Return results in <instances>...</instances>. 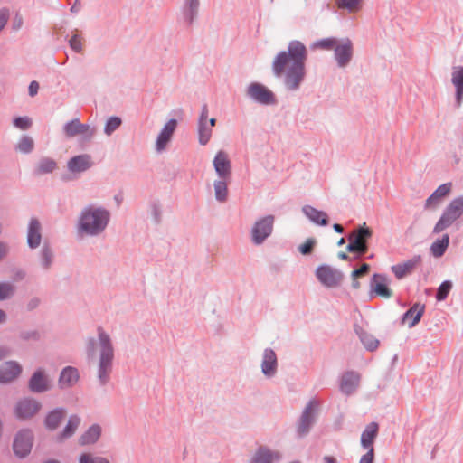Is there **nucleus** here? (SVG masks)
<instances>
[{
    "label": "nucleus",
    "instance_id": "f704fd0d",
    "mask_svg": "<svg viewBox=\"0 0 463 463\" xmlns=\"http://www.w3.org/2000/svg\"><path fill=\"white\" fill-rule=\"evenodd\" d=\"M80 423V418L79 416L71 415L66 426L63 428L62 431L58 434L57 440L61 442L64 439L71 438L79 428Z\"/></svg>",
    "mask_w": 463,
    "mask_h": 463
},
{
    "label": "nucleus",
    "instance_id": "6ab92c4d",
    "mask_svg": "<svg viewBox=\"0 0 463 463\" xmlns=\"http://www.w3.org/2000/svg\"><path fill=\"white\" fill-rule=\"evenodd\" d=\"M281 454L278 450L269 449L267 446H260L249 463H279Z\"/></svg>",
    "mask_w": 463,
    "mask_h": 463
},
{
    "label": "nucleus",
    "instance_id": "2eb2a0df",
    "mask_svg": "<svg viewBox=\"0 0 463 463\" xmlns=\"http://www.w3.org/2000/svg\"><path fill=\"white\" fill-rule=\"evenodd\" d=\"M213 165L218 178L232 179V163L225 151L220 150L216 153Z\"/></svg>",
    "mask_w": 463,
    "mask_h": 463
},
{
    "label": "nucleus",
    "instance_id": "a878e982",
    "mask_svg": "<svg viewBox=\"0 0 463 463\" xmlns=\"http://www.w3.org/2000/svg\"><path fill=\"white\" fill-rule=\"evenodd\" d=\"M22 373V366L15 361L5 362L0 365V383H6L16 379Z\"/></svg>",
    "mask_w": 463,
    "mask_h": 463
},
{
    "label": "nucleus",
    "instance_id": "864d4df0",
    "mask_svg": "<svg viewBox=\"0 0 463 463\" xmlns=\"http://www.w3.org/2000/svg\"><path fill=\"white\" fill-rule=\"evenodd\" d=\"M365 450L366 453L361 457L359 463H373L374 459V449Z\"/></svg>",
    "mask_w": 463,
    "mask_h": 463
},
{
    "label": "nucleus",
    "instance_id": "0e129e2a",
    "mask_svg": "<svg viewBox=\"0 0 463 463\" xmlns=\"http://www.w3.org/2000/svg\"><path fill=\"white\" fill-rule=\"evenodd\" d=\"M323 461L325 463H337V460L335 458L332 457V456H325L323 458Z\"/></svg>",
    "mask_w": 463,
    "mask_h": 463
},
{
    "label": "nucleus",
    "instance_id": "1a4fd4ad",
    "mask_svg": "<svg viewBox=\"0 0 463 463\" xmlns=\"http://www.w3.org/2000/svg\"><path fill=\"white\" fill-rule=\"evenodd\" d=\"M246 95L253 101L261 105H275L277 99L275 94L260 82H251L246 89Z\"/></svg>",
    "mask_w": 463,
    "mask_h": 463
},
{
    "label": "nucleus",
    "instance_id": "c85d7f7f",
    "mask_svg": "<svg viewBox=\"0 0 463 463\" xmlns=\"http://www.w3.org/2000/svg\"><path fill=\"white\" fill-rule=\"evenodd\" d=\"M451 82L456 89L455 106L459 108L463 101V67H453Z\"/></svg>",
    "mask_w": 463,
    "mask_h": 463
},
{
    "label": "nucleus",
    "instance_id": "052dcab7",
    "mask_svg": "<svg viewBox=\"0 0 463 463\" xmlns=\"http://www.w3.org/2000/svg\"><path fill=\"white\" fill-rule=\"evenodd\" d=\"M11 354V349L6 345H0V360L8 356Z\"/></svg>",
    "mask_w": 463,
    "mask_h": 463
},
{
    "label": "nucleus",
    "instance_id": "49530a36",
    "mask_svg": "<svg viewBox=\"0 0 463 463\" xmlns=\"http://www.w3.org/2000/svg\"><path fill=\"white\" fill-rule=\"evenodd\" d=\"M14 294V286L9 282H0V300L10 298Z\"/></svg>",
    "mask_w": 463,
    "mask_h": 463
},
{
    "label": "nucleus",
    "instance_id": "f8f14e48",
    "mask_svg": "<svg viewBox=\"0 0 463 463\" xmlns=\"http://www.w3.org/2000/svg\"><path fill=\"white\" fill-rule=\"evenodd\" d=\"M201 0H182L179 15L183 24L192 26L200 14Z\"/></svg>",
    "mask_w": 463,
    "mask_h": 463
},
{
    "label": "nucleus",
    "instance_id": "ddd939ff",
    "mask_svg": "<svg viewBox=\"0 0 463 463\" xmlns=\"http://www.w3.org/2000/svg\"><path fill=\"white\" fill-rule=\"evenodd\" d=\"M33 441V435L30 430H20L14 440L13 449L14 452L19 458L26 457L32 449Z\"/></svg>",
    "mask_w": 463,
    "mask_h": 463
},
{
    "label": "nucleus",
    "instance_id": "774afa93",
    "mask_svg": "<svg viewBox=\"0 0 463 463\" xmlns=\"http://www.w3.org/2000/svg\"><path fill=\"white\" fill-rule=\"evenodd\" d=\"M338 257H339V259L344 260L349 259L348 255L345 252H339Z\"/></svg>",
    "mask_w": 463,
    "mask_h": 463
},
{
    "label": "nucleus",
    "instance_id": "7c9ffc66",
    "mask_svg": "<svg viewBox=\"0 0 463 463\" xmlns=\"http://www.w3.org/2000/svg\"><path fill=\"white\" fill-rule=\"evenodd\" d=\"M302 212L310 222L317 225L326 226L328 224V215L323 211H319L311 205H305L302 207Z\"/></svg>",
    "mask_w": 463,
    "mask_h": 463
},
{
    "label": "nucleus",
    "instance_id": "e433bc0d",
    "mask_svg": "<svg viewBox=\"0 0 463 463\" xmlns=\"http://www.w3.org/2000/svg\"><path fill=\"white\" fill-rule=\"evenodd\" d=\"M449 234H443L440 239L436 240L430 246V252L431 254L436 257L439 258L444 255L446 250L449 247Z\"/></svg>",
    "mask_w": 463,
    "mask_h": 463
},
{
    "label": "nucleus",
    "instance_id": "8fccbe9b",
    "mask_svg": "<svg viewBox=\"0 0 463 463\" xmlns=\"http://www.w3.org/2000/svg\"><path fill=\"white\" fill-rule=\"evenodd\" d=\"M20 338L24 341H38L41 338V334L37 330H25L20 333Z\"/></svg>",
    "mask_w": 463,
    "mask_h": 463
},
{
    "label": "nucleus",
    "instance_id": "a19ab883",
    "mask_svg": "<svg viewBox=\"0 0 463 463\" xmlns=\"http://www.w3.org/2000/svg\"><path fill=\"white\" fill-rule=\"evenodd\" d=\"M122 124V120L119 117L112 116L109 117L104 126V133L106 136H111Z\"/></svg>",
    "mask_w": 463,
    "mask_h": 463
},
{
    "label": "nucleus",
    "instance_id": "c756f323",
    "mask_svg": "<svg viewBox=\"0 0 463 463\" xmlns=\"http://www.w3.org/2000/svg\"><path fill=\"white\" fill-rule=\"evenodd\" d=\"M379 432V425L377 422H370L361 434V446L364 449H371L373 448L374 440Z\"/></svg>",
    "mask_w": 463,
    "mask_h": 463
},
{
    "label": "nucleus",
    "instance_id": "ea45409f",
    "mask_svg": "<svg viewBox=\"0 0 463 463\" xmlns=\"http://www.w3.org/2000/svg\"><path fill=\"white\" fill-rule=\"evenodd\" d=\"M56 162L50 157H43L40 159L35 173L37 175L49 174L56 168Z\"/></svg>",
    "mask_w": 463,
    "mask_h": 463
},
{
    "label": "nucleus",
    "instance_id": "a18cd8bd",
    "mask_svg": "<svg viewBox=\"0 0 463 463\" xmlns=\"http://www.w3.org/2000/svg\"><path fill=\"white\" fill-rule=\"evenodd\" d=\"M79 463H109V461L106 458L94 456L91 453H82L79 458Z\"/></svg>",
    "mask_w": 463,
    "mask_h": 463
},
{
    "label": "nucleus",
    "instance_id": "b1692460",
    "mask_svg": "<svg viewBox=\"0 0 463 463\" xmlns=\"http://www.w3.org/2000/svg\"><path fill=\"white\" fill-rule=\"evenodd\" d=\"M360 379V373L355 371L344 373L340 379V391L346 395L354 393L359 386Z\"/></svg>",
    "mask_w": 463,
    "mask_h": 463
},
{
    "label": "nucleus",
    "instance_id": "3c124183",
    "mask_svg": "<svg viewBox=\"0 0 463 463\" xmlns=\"http://www.w3.org/2000/svg\"><path fill=\"white\" fill-rule=\"evenodd\" d=\"M151 214L156 223H159L162 219L161 206L157 202H154L150 205Z\"/></svg>",
    "mask_w": 463,
    "mask_h": 463
},
{
    "label": "nucleus",
    "instance_id": "69168bd1",
    "mask_svg": "<svg viewBox=\"0 0 463 463\" xmlns=\"http://www.w3.org/2000/svg\"><path fill=\"white\" fill-rule=\"evenodd\" d=\"M333 228L334 230L337 232V233H343L344 232V228L342 225L338 224V223H335L333 225Z\"/></svg>",
    "mask_w": 463,
    "mask_h": 463
},
{
    "label": "nucleus",
    "instance_id": "aec40b11",
    "mask_svg": "<svg viewBox=\"0 0 463 463\" xmlns=\"http://www.w3.org/2000/svg\"><path fill=\"white\" fill-rule=\"evenodd\" d=\"M421 261V257L420 255H415L402 263L392 266L391 269L398 279H402L411 274L413 270L420 265Z\"/></svg>",
    "mask_w": 463,
    "mask_h": 463
},
{
    "label": "nucleus",
    "instance_id": "c9c22d12",
    "mask_svg": "<svg viewBox=\"0 0 463 463\" xmlns=\"http://www.w3.org/2000/svg\"><path fill=\"white\" fill-rule=\"evenodd\" d=\"M65 414L66 411L62 408H56L50 411L45 418L46 428L51 430H56L64 419Z\"/></svg>",
    "mask_w": 463,
    "mask_h": 463
},
{
    "label": "nucleus",
    "instance_id": "5701e85b",
    "mask_svg": "<svg viewBox=\"0 0 463 463\" xmlns=\"http://www.w3.org/2000/svg\"><path fill=\"white\" fill-rule=\"evenodd\" d=\"M41 408L40 402L33 399H24L15 407V415L21 420L33 417Z\"/></svg>",
    "mask_w": 463,
    "mask_h": 463
},
{
    "label": "nucleus",
    "instance_id": "dca6fc26",
    "mask_svg": "<svg viewBox=\"0 0 463 463\" xmlns=\"http://www.w3.org/2000/svg\"><path fill=\"white\" fill-rule=\"evenodd\" d=\"M389 279L383 274H373L370 282V293L375 294L383 298H390L392 297V291L389 288Z\"/></svg>",
    "mask_w": 463,
    "mask_h": 463
},
{
    "label": "nucleus",
    "instance_id": "f257e3e1",
    "mask_svg": "<svg viewBox=\"0 0 463 463\" xmlns=\"http://www.w3.org/2000/svg\"><path fill=\"white\" fill-rule=\"evenodd\" d=\"M307 56L306 45L301 41L292 40L286 50L279 52L274 57L271 64L273 75L281 80L287 91L300 90L307 77Z\"/></svg>",
    "mask_w": 463,
    "mask_h": 463
},
{
    "label": "nucleus",
    "instance_id": "f3484780",
    "mask_svg": "<svg viewBox=\"0 0 463 463\" xmlns=\"http://www.w3.org/2000/svg\"><path fill=\"white\" fill-rule=\"evenodd\" d=\"M278 358L275 351L272 348H265L262 353L261 359V373L268 378H273L278 372Z\"/></svg>",
    "mask_w": 463,
    "mask_h": 463
},
{
    "label": "nucleus",
    "instance_id": "680f3d73",
    "mask_svg": "<svg viewBox=\"0 0 463 463\" xmlns=\"http://www.w3.org/2000/svg\"><path fill=\"white\" fill-rule=\"evenodd\" d=\"M81 7L80 0H75L70 10L71 13L77 14L81 10Z\"/></svg>",
    "mask_w": 463,
    "mask_h": 463
},
{
    "label": "nucleus",
    "instance_id": "20e7f679",
    "mask_svg": "<svg viewBox=\"0 0 463 463\" xmlns=\"http://www.w3.org/2000/svg\"><path fill=\"white\" fill-rule=\"evenodd\" d=\"M313 50L334 51V59L339 68L347 67L354 57V43L348 37H326L315 41Z\"/></svg>",
    "mask_w": 463,
    "mask_h": 463
},
{
    "label": "nucleus",
    "instance_id": "09e8293b",
    "mask_svg": "<svg viewBox=\"0 0 463 463\" xmlns=\"http://www.w3.org/2000/svg\"><path fill=\"white\" fill-rule=\"evenodd\" d=\"M69 45L75 52H80L83 49L82 37L78 33H74L69 40Z\"/></svg>",
    "mask_w": 463,
    "mask_h": 463
},
{
    "label": "nucleus",
    "instance_id": "5fc2aeb1",
    "mask_svg": "<svg viewBox=\"0 0 463 463\" xmlns=\"http://www.w3.org/2000/svg\"><path fill=\"white\" fill-rule=\"evenodd\" d=\"M369 269H370V266L366 263H364L360 269H354L352 274H351V277L352 278H358V277H361V276H364L365 274H367L369 272Z\"/></svg>",
    "mask_w": 463,
    "mask_h": 463
},
{
    "label": "nucleus",
    "instance_id": "412c9836",
    "mask_svg": "<svg viewBox=\"0 0 463 463\" xmlns=\"http://www.w3.org/2000/svg\"><path fill=\"white\" fill-rule=\"evenodd\" d=\"M28 387L31 392L35 393H42L51 389V383L48 375L43 370H36L31 376Z\"/></svg>",
    "mask_w": 463,
    "mask_h": 463
},
{
    "label": "nucleus",
    "instance_id": "9b49d317",
    "mask_svg": "<svg viewBox=\"0 0 463 463\" xmlns=\"http://www.w3.org/2000/svg\"><path fill=\"white\" fill-rule=\"evenodd\" d=\"M316 277L317 280L326 288H335L343 280V273L333 267L323 264L317 268Z\"/></svg>",
    "mask_w": 463,
    "mask_h": 463
},
{
    "label": "nucleus",
    "instance_id": "393cba45",
    "mask_svg": "<svg viewBox=\"0 0 463 463\" xmlns=\"http://www.w3.org/2000/svg\"><path fill=\"white\" fill-rule=\"evenodd\" d=\"M42 241V225L40 221L33 217L30 219L27 228V244L32 250L38 248Z\"/></svg>",
    "mask_w": 463,
    "mask_h": 463
},
{
    "label": "nucleus",
    "instance_id": "338daca9",
    "mask_svg": "<svg viewBox=\"0 0 463 463\" xmlns=\"http://www.w3.org/2000/svg\"><path fill=\"white\" fill-rule=\"evenodd\" d=\"M352 287L355 289L359 288L360 283L357 281V278H352Z\"/></svg>",
    "mask_w": 463,
    "mask_h": 463
},
{
    "label": "nucleus",
    "instance_id": "473e14b6",
    "mask_svg": "<svg viewBox=\"0 0 463 463\" xmlns=\"http://www.w3.org/2000/svg\"><path fill=\"white\" fill-rule=\"evenodd\" d=\"M101 436V427L95 423L86 430L79 438L78 443L80 446L95 444Z\"/></svg>",
    "mask_w": 463,
    "mask_h": 463
},
{
    "label": "nucleus",
    "instance_id": "72a5a7b5",
    "mask_svg": "<svg viewBox=\"0 0 463 463\" xmlns=\"http://www.w3.org/2000/svg\"><path fill=\"white\" fill-rule=\"evenodd\" d=\"M231 179L217 178L213 182L214 197L218 203H223L228 200V185Z\"/></svg>",
    "mask_w": 463,
    "mask_h": 463
},
{
    "label": "nucleus",
    "instance_id": "37998d69",
    "mask_svg": "<svg viewBox=\"0 0 463 463\" xmlns=\"http://www.w3.org/2000/svg\"><path fill=\"white\" fill-rule=\"evenodd\" d=\"M362 0H337L336 5L340 9H345L350 13L358 11L361 8Z\"/></svg>",
    "mask_w": 463,
    "mask_h": 463
},
{
    "label": "nucleus",
    "instance_id": "39448f33",
    "mask_svg": "<svg viewBox=\"0 0 463 463\" xmlns=\"http://www.w3.org/2000/svg\"><path fill=\"white\" fill-rule=\"evenodd\" d=\"M463 215V195L454 198L443 210L440 218L433 228V233L439 234L450 227Z\"/></svg>",
    "mask_w": 463,
    "mask_h": 463
},
{
    "label": "nucleus",
    "instance_id": "4c0bfd02",
    "mask_svg": "<svg viewBox=\"0 0 463 463\" xmlns=\"http://www.w3.org/2000/svg\"><path fill=\"white\" fill-rule=\"evenodd\" d=\"M198 141L200 145L205 146L212 137L213 129L208 122H198L197 124Z\"/></svg>",
    "mask_w": 463,
    "mask_h": 463
},
{
    "label": "nucleus",
    "instance_id": "e2e57ef3",
    "mask_svg": "<svg viewBox=\"0 0 463 463\" xmlns=\"http://www.w3.org/2000/svg\"><path fill=\"white\" fill-rule=\"evenodd\" d=\"M39 304V299L38 298H33L29 301L28 303V308L29 309H33L35 308Z\"/></svg>",
    "mask_w": 463,
    "mask_h": 463
},
{
    "label": "nucleus",
    "instance_id": "bf43d9fd",
    "mask_svg": "<svg viewBox=\"0 0 463 463\" xmlns=\"http://www.w3.org/2000/svg\"><path fill=\"white\" fill-rule=\"evenodd\" d=\"M9 252V247L6 243L0 241V260H3Z\"/></svg>",
    "mask_w": 463,
    "mask_h": 463
},
{
    "label": "nucleus",
    "instance_id": "de8ad7c7",
    "mask_svg": "<svg viewBox=\"0 0 463 463\" xmlns=\"http://www.w3.org/2000/svg\"><path fill=\"white\" fill-rule=\"evenodd\" d=\"M14 126L21 130H27L32 126V119L29 117H17L13 121Z\"/></svg>",
    "mask_w": 463,
    "mask_h": 463
},
{
    "label": "nucleus",
    "instance_id": "7ed1b4c3",
    "mask_svg": "<svg viewBox=\"0 0 463 463\" xmlns=\"http://www.w3.org/2000/svg\"><path fill=\"white\" fill-rule=\"evenodd\" d=\"M110 212L101 205L89 204L78 215L76 234L78 238H96L104 233L110 222Z\"/></svg>",
    "mask_w": 463,
    "mask_h": 463
},
{
    "label": "nucleus",
    "instance_id": "6e6552de",
    "mask_svg": "<svg viewBox=\"0 0 463 463\" xmlns=\"http://www.w3.org/2000/svg\"><path fill=\"white\" fill-rule=\"evenodd\" d=\"M319 408V402L312 399L306 405L297 424V434L303 438L308 434L316 421V416Z\"/></svg>",
    "mask_w": 463,
    "mask_h": 463
},
{
    "label": "nucleus",
    "instance_id": "0eeeda50",
    "mask_svg": "<svg viewBox=\"0 0 463 463\" xmlns=\"http://www.w3.org/2000/svg\"><path fill=\"white\" fill-rule=\"evenodd\" d=\"M275 217L272 214L258 219L250 230V240L254 245H261L272 234Z\"/></svg>",
    "mask_w": 463,
    "mask_h": 463
},
{
    "label": "nucleus",
    "instance_id": "603ef678",
    "mask_svg": "<svg viewBox=\"0 0 463 463\" xmlns=\"http://www.w3.org/2000/svg\"><path fill=\"white\" fill-rule=\"evenodd\" d=\"M315 244H316L315 239L309 238L305 241V243H303L299 246L298 250L303 255H307L312 252Z\"/></svg>",
    "mask_w": 463,
    "mask_h": 463
},
{
    "label": "nucleus",
    "instance_id": "a211bd4d",
    "mask_svg": "<svg viewBox=\"0 0 463 463\" xmlns=\"http://www.w3.org/2000/svg\"><path fill=\"white\" fill-rule=\"evenodd\" d=\"M452 190L451 183H445L439 185L425 201V210L437 209L443 200L450 194Z\"/></svg>",
    "mask_w": 463,
    "mask_h": 463
},
{
    "label": "nucleus",
    "instance_id": "4be33fe9",
    "mask_svg": "<svg viewBox=\"0 0 463 463\" xmlns=\"http://www.w3.org/2000/svg\"><path fill=\"white\" fill-rule=\"evenodd\" d=\"M79 380V370L74 366L68 365L61 371L58 379V385L61 390L69 389L76 385Z\"/></svg>",
    "mask_w": 463,
    "mask_h": 463
},
{
    "label": "nucleus",
    "instance_id": "bb28decb",
    "mask_svg": "<svg viewBox=\"0 0 463 463\" xmlns=\"http://www.w3.org/2000/svg\"><path fill=\"white\" fill-rule=\"evenodd\" d=\"M93 165L90 155L82 154L71 157L68 163L67 167L71 173H82L90 169Z\"/></svg>",
    "mask_w": 463,
    "mask_h": 463
},
{
    "label": "nucleus",
    "instance_id": "f03ea898",
    "mask_svg": "<svg viewBox=\"0 0 463 463\" xmlns=\"http://www.w3.org/2000/svg\"><path fill=\"white\" fill-rule=\"evenodd\" d=\"M85 350L88 358L97 354L96 376L100 386L107 385L111 380L115 361V346L110 335L102 326H98L97 339L89 337Z\"/></svg>",
    "mask_w": 463,
    "mask_h": 463
},
{
    "label": "nucleus",
    "instance_id": "2f4dec72",
    "mask_svg": "<svg viewBox=\"0 0 463 463\" xmlns=\"http://www.w3.org/2000/svg\"><path fill=\"white\" fill-rule=\"evenodd\" d=\"M54 260L55 255L52 246L47 242L43 243L39 251V264L41 269L43 271H49L54 263Z\"/></svg>",
    "mask_w": 463,
    "mask_h": 463
},
{
    "label": "nucleus",
    "instance_id": "9d476101",
    "mask_svg": "<svg viewBox=\"0 0 463 463\" xmlns=\"http://www.w3.org/2000/svg\"><path fill=\"white\" fill-rule=\"evenodd\" d=\"M63 133L68 138L81 136L85 140H90L96 135V128L73 118L63 126Z\"/></svg>",
    "mask_w": 463,
    "mask_h": 463
},
{
    "label": "nucleus",
    "instance_id": "423d86ee",
    "mask_svg": "<svg viewBox=\"0 0 463 463\" xmlns=\"http://www.w3.org/2000/svg\"><path fill=\"white\" fill-rule=\"evenodd\" d=\"M373 231L364 223L356 228L348 236L349 244L347 250L349 252L357 253L359 256L365 254L368 250V240L372 237Z\"/></svg>",
    "mask_w": 463,
    "mask_h": 463
},
{
    "label": "nucleus",
    "instance_id": "cd10ccee",
    "mask_svg": "<svg viewBox=\"0 0 463 463\" xmlns=\"http://www.w3.org/2000/svg\"><path fill=\"white\" fill-rule=\"evenodd\" d=\"M424 311V305L415 303L402 315V323L407 324L410 328L414 327L420 321Z\"/></svg>",
    "mask_w": 463,
    "mask_h": 463
},
{
    "label": "nucleus",
    "instance_id": "58836bf2",
    "mask_svg": "<svg viewBox=\"0 0 463 463\" xmlns=\"http://www.w3.org/2000/svg\"><path fill=\"white\" fill-rule=\"evenodd\" d=\"M356 332L359 335V338H360L362 344L368 351H374L375 349L378 348L379 341L373 335H371L364 330H360V331H356Z\"/></svg>",
    "mask_w": 463,
    "mask_h": 463
},
{
    "label": "nucleus",
    "instance_id": "13d9d810",
    "mask_svg": "<svg viewBox=\"0 0 463 463\" xmlns=\"http://www.w3.org/2000/svg\"><path fill=\"white\" fill-rule=\"evenodd\" d=\"M198 122H208V107L205 104L202 107Z\"/></svg>",
    "mask_w": 463,
    "mask_h": 463
},
{
    "label": "nucleus",
    "instance_id": "6e6d98bb",
    "mask_svg": "<svg viewBox=\"0 0 463 463\" xmlns=\"http://www.w3.org/2000/svg\"><path fill=\"white\" fill-rule=\"evenodd\" d=\"M9 12L7 9L0 10V31L5 27L7 23Z\"/></svg>",
    "mask_w": 463,
    "mask_h": 463
},
{
    "label": "nucleus",
    "instance_id": "4d7b16f0",
    "mask_svg": "<svg viewBox=\"0 0 463 463\" xmlns=\"http://www.w3.org/2000/svg\"><path fill=\"white\" fill-rule=\"evenodd\" d=\"M39 90V83L36 80L31 81L28 87V93L31 97H34Z\"/></svg>",
    "mask_w": 463,
    "mask_h": 463
},
{
    "label": "nucleus",
    "instance_id": "79ce46f5",
    "mask_svg": "<svg viewBox=\"0 0 463 463\" xmlns=\"http://www.w3.org/2000/svg\"><path fill=\"white\" fill-rule=\"evenodd\" d=\"M33 139L29 136H23L16 146V150L23 154H29L33 150Z\"/></svg>",
    "mask_w": 463,
    "mask_h": 463
},
{
    "label": "nucleus",
    "instance_id": "c03bdc74",
    "mask_svg": "<svg viewBox=\"0 0 463 463\" xmlns=\"http://www.w3.org/2000/svg\"><path fill=\"white\" fill-rule=\"evenodd\" d=\"M452 288V282L449 280L443 281L438 288L436 299L438 301L445 300Z\"/></svg>",
    "mask_w": 463,
    "mask_h": 463
},
{
    "label": "nucleus",
    "instance_id": "4468645a",
    "mask_svg": "<svg viewBox=\"0 0 463 463\" xmlns=\"http://www.w3.org/2000/svg\"><path fill=\"white\" fill-rule=\"evenodd\" d=\"M177 125V120L175 118L169 119L164 125L156 139L155 149L157 153H162L166 149L168 144L172 140Z\"/></svg>",
    "mask_w": 463,
    "mask_h": 463
}]
</instances>
